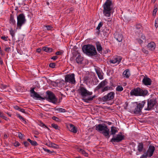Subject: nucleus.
<instances>
[{"instance_id":"obj_1","label":"nucleus","mask_w":158,"mask_h":158,"mask_svg":"<svg viewBox=\"0 0 158 158\" xmlns=\"http://www.w3.org/2000/svg\"><path fill=\"white\" fill-rule=\"evenodd\" d=\"M95 130L102 133L106 137L109 138L110 130L107 125L105 124H100L95 126Z\"/></svg>"},{"instance_id":"obj_2","label":"nucleus","mask_w":158,"mask_h":158,"mask_svg":"<svg viewBox=\"0 0 158 158\" xmlns=\"http://www.w3.org/2000/svg\"><path fill=\"white\" fill-rule=\"evenodd\" d=\"M83 52L89 56H95L97 54V52L95 47L90 44L85 45L82 48Z\"/></svg>"},{"instance_id":"obj_3","label":"nucleus","mask_w":158,"mask_h":158,"mask_svg":"<svg viewBox=\"0 0 158 158\" xmlns=\"http://www.w3.org/2000/svg\"><path fill=\"white\" fill-rule=\"evenodd\" d=\"M103 14L106 16L110 17V15L111 10L113 8L112 1L110 0H106L103 5Z\"/></svg>"},{"instance_id":"obj_4","label":"nucleus","mask_w":158,"mask_h":158,"mask_svg":"<svg viewBox=\"0 0 158 158\" xmlns=\"http://www.w3.org/2000/svg\"><path fill=\"white\" fill-rule=\"evenodd\" d=\"M148 91L147 90H143L139 87L135 88L132 89L130 92V94L132 96H144L147 95Z\"/></svg>"},{"instance_id":"obj_5","label":"nucleus","mask_w":158,"mask_h":158,"mask_svg":"<svg viewBox=\"0 0 158 158\" xmlns=\"http://www.w3.org/2000/svg\"><path fill=\"white\" fill-rule=\"evenodd\" d=\"M46 93L48 96L47 98V100L54 104H56L58 101V99L56 98L54 94L52 92L47 91Z\"/></svg>"},{"instance_id":"obj_6","label":"nucleus","mask_w":158,"mask_h":158,"mask_svg":"<svg viewBox=\"0 0 158 158\" xmlns=\"http://www.w3.org/2000/svg\"><path fill=\"white\" fill-rule=\"evenodd\" d=\"M17 26L19 28H20L25 23L26 21L25 15L23 14H19L17 16Z\"/></svg>"},{"instance_id":"obj_7","label":"nucleus","mask_w":158,"mask_h":158,"mask_svg":"<svg viewBox=\"0 0 158 158\" xmlns=\"http://www.w3.org/2000/svg\"><path fill=\"white\" fill-rule=\"evenodd\" d=\"M78 90L79 94L83 97V99L85 98V97L86 96L91 95L92 94V92L88 91L83 87L80 86Z\"/></svg>"},{"instance_id":"obj_8","label":"nucleus","mask_w":158,"mask_h":158,"mask_svg":"<svg viewBox=\"0 0 158 158\" xmlns=\"http://www.w3.org/2000/svg\"><path fill=\"white\" fill-rule=\"evenodd\" d=\"M75 81L74 74H67L65 75V83L69 82L72 84H74L75 83Z\"/></svg>"},{"instance_id":"obj_9","label":"nucleus","mask_w":158,"mask_h":158,"mask_svg":"<svg viewBox=\"0 0 158 158\" xmlns=\"http://www.w3.org/2000/svg\"><path fill=\"white\" fill-rule=\"evenodd\" d=\"M114 93L113 92H111L108 93L106 95L100 98V100L103 102H106L108 101L112 100L114 97Z\"/></svg>"},{"instance_id":"obj_10","label":"nucleus","mask_w":158,"mask_h":158,"mask_svg":"<svg viewBox=\"0 0 158 158\" xmlns=\"http://www.w3.org/2000/svg\"><path fill=\"white\" fill-rule=\"evenodd\" d=\"M145 104V102L143 101L137 104L136 107L134 109V112L135 114H140L141 112L142 108Z\"/></svg>"},{"instance_id":"obj_11","label":"nucleus","mask_w":158,"mask_h":158,"mask_svg":"<svg viewBox=\"0 0 158 158\" xmlns=\"http://www.w3.org/2000/svg\"><path fill=\"white\" fill-rule=\"evenodd\" d=\"M156 102V99L154 98L148 101L147 108L145 109V110H150L154 106Z\"/></svg>"},{"instance_id":"obj_12","label":"nucleus","mask_w":158,"mask_h":158,"mask_svg":"<svg viewBox=\"0 0 158 158\" xmlns=\"http://www.w3.org/2000/svg\"><path fill=\"white\" fill-rule=\"evenodd\" d=\"M35 88V87H31V88L30 92L31 94V96L33 98H41L42 100L45 99V98L42 97L39 94H38L34 91Z\"/></svg>"},{"instance_id":"obj_13","label":"nucleus","mask_w":158,"mask_h":158,"mask_svg":"<svg viewBox=\"0 0 158 158\" xmlns=\"http://www.w3.org/2000/svg\"><path fill=\"white\" fill-rule=\"evenodd\" d=\"M124 139V136L118 134L115 137H113L110 140V142L114 143H118Z\"/></svg>"},{"instance_id":"obj_14","label":"nucleus","mask_w":158,"mask_h":158,"mask_svg":"<svg viewBox=\"0 0 158 158\" xmlns=\"http://www.w3.org/2000/svg\"><path fill=\"white\" fill-rule=\"evenodd\" d=\"M155 150V148L153 145H150L148 147V149L145 153L148 156V157H151L154 153Z\"/></svg>"},{"instance_id":"obj_15","label":"nucleus","mask_w":158,"mask_h":158,"mask_svg":"<svg viewBox=\"0 0 158 158\" xmlns=\"http://www.w3.org/2000/svg\"><path fill=\"white\" fill-rule=\"evenodd\" d=\"M122 58L118 56H114L112 59L110 60L109 62L110 63L115 64L117 63L118 64L121 62Z\"/></svg>"},{"instance_id":"obj_16","label":"nucleus","mask_w":158,"mask_h":158,"mask_svg":"<svg viewBox=\"0 0 158 158\" xmlns=\"http://www.w3.org/2000/svg\"><path fill=\"white\" fill-rule=\"evenodd\" d=\"M114 37L119 42H121L123 38V36L121 32H116L114 34Z\"/></svg>"},{"instance_id":"obj_17","label":"nucleus","mask_w":158,"mask_h":158,"mask_svg":"<svg viewBox=\"0 0 158 158\" xmlns=\"http://www.w3.org/2000/svg\"><path fill=\"white\" fill-rule=\"evenodd\" d=\"M151 80L148 77H144L143 80V83L145 85H150L152 83Z\"/></svg>"},{"instance_id":"obj_18","label":"nucleus","mask_w":158,"mask_h":158,"mask_svg":"<svg viewBox=\"0 0 158 158\" xmlns=\"http://www.w3.org/2000/svg\"><path fill=\"white\" fill-rule=\"evenodd\" d=\"M107 82L105 81H104L101 82L96 87L95 89V90H98L101 88H102L103 87L106 85Z\"/></svg>"},{"instance_id":"obj_19","label":"nucleus","mask_w":158,"mask_h":158,"mask_svg":"<svg viewBox=\"0 0 158 158\" xmlns=\"http://www.w3.org/2000/svg\"><path fill=\"white\" fill-rule=\"evenodd\" d=\"M148 48L151 51L154 50L156 48V44L153 42H151L147 45Z\"/></svg>"},{"instance_id":"obj_20","label":"nucleus","mask_w":158,"mask_h":158,"mask_svg":"<svg viewBox=\"0 0 158 158\" xmlns=\"http://www.w3.org/2000/svg\"><path fill=\"white\" fill-rule=\"evenodd\" d=\"M67 127L71 132L74 133H77V129L73 125L70 124L67 126Z\"/></svg>"},{"instance_id":"obj_21","label":"nucleus","mask_w":158,"mask_h":158,"mask_svg":"<svg viewBox=\"0 0 158 158\" xmlns=\"http://www.w3.org/2000/svg\"><path fill=\"white\" fill-rule=\"evenodd\" d=\"M96 45L98 51L100 53H101L102 51V48L100 43L97 42L96 43Z\"/></svg>"},{"instance_id":"obj_22","label":"nucleus","mask_w":158,"mask_h":158,"mask_svg":"<svg viewBox=\"0 0 158 158\" xmlns=\"http://www.w3.org/2000/svg\"><path fill=\"white\" fill-rule=\"evenodd\" d=\"M83 60V57L80 55H79L76 59V61L77 64H81Z\"/></svg>"},{"instance_id":"obj_23","label":"nucleus","mask_w":158,"mask_h":158,"mask_svg":"<svg viewBox=\"0 0 158 158\" xmlns=\"http://www.w3.org/2000/svg\"><path fill=\"white\" fill-rule=\"evenodd\" d=\"M123 75L124 77L129 78L130 76L129 70L128 69L125 70L123 72Z\"/></svg>"},{"instance_id":"obj_24","label":"nucleus","mask_w":158,"mask_h":158,"mask_svg":"<svg viewBox=\"0 0 158 158\" xmlns=\"http://www.w3.org/2000/svg\"><path fill=\"white\" fill-rule=\"evenodd\" d=\"M143 143L142 142L139 143L137 147L138 151L140 152H142L143 151Z\"/></svg>"},{"instance_id":"obj_25","label":"nucleus","mask_w":158,"mask_h":158,"mask_svg":"<svg viewBox=\"0 0 158 158\" xmlns=\"http://www.w3.org/2000/svg\"><path fill=\"white\" fill-rule=\"evenodd\" d=\"M96 72L99 79L102 80L103 78L101 72L98 69H96Z\"/></svg>"},{"instance_id":"obj_26","label":"nucleus","mask_w":158,"mask_h":158,"mask_svg":"<svg viewBox=\"0 0 158 158\" xmlns=\"http://www.w3.org/2000/svg\"><path fill=\"white\" fill-rule=\"evenodd\" d=\"M42 49L43 51L48 52H51L52 51V48L47 47H43Z\"/></svg>"},{"instance_id":"obj_27","label":"nucleus","mask_w":158,"mask_h":158,"mask_svg":"<svg viewBox=\"0 0 158 158\" xmlns=\"http://www.w3.org/2000/svg\"><path fill=\"white\" fill-rule=\"evenodd\" d=\"M96 96L94 95L92 97H89L86 98H83L82 100L85 102H87L88 101H91L93 100L94 98H95Z\"/></svg>"},{"instance_id":"obj_28","label":"nucleus","mask_w":158,"mask_h":158,"mask_svg":"<svg viewBox=\"0 0 158 158\" xmlns=\"http://www.w3.org/2000/svg\"><path fill=\"white\" fill-rule=\"evenodd\" d=\"M118 131L116 129V128L115 127H112L111 129V134L112 135H114Z\"/></svg>"},{"instance_id":"obj_29","label":"nucleus","mask_w":158,"mask_h":158,"mask_svg":"<svg viewBox=\"0 0 158 158\" xmlns=\"http://www.w3.org/2000/svg\"><path fill=\"white\" fill-rule=\"evenodd\" d=\"M27 140L30 142L31 145L33 146H36L38 144L35 141L31 140L30 139H28Z\"/></svg>"},{"instance_id":"obj_30","label":"nucleus","mask_w":158,"mask_h":158,"mask_svg":"<svg viewBox=\"0 0 158 158\" xmlns=\"http://www.w3.org/2000/svg\"><path fill=\"white\" fill-rule=\"evenodd\" d=\"M10 23H12L13 24H15V21L14 19V16L12 15H10Z\"/></svg>"},{"instance_id":"obj_31","label":"nucleus","mask_w":158,"mask_h":158,"mask_svg":"<svg viewBox=\"0 0 158 158\" xmlns=\"http://www.w3.org/2000/svg\"><path fill=\"white\" fill-rule=\"evenodd\" d=\"M44 150L46 152H48L49 154L53 153L52 155H55L56 154V152L53 151H50V150L45 148H43Z\"/></svg>"},{"instance_id":"obj_32","label":"nucleus","mask_w":158,"mask_h":158,"mask_svg":"<svg viewBox=\"0 0 158 158\" xmlns=\"http://www.w3.org/2000/svg\"><path fill=\"white\" fill-rule=\"evenodd\" d=\"M79 152H81L85 156H88V153H86L84 150L81 149H79Z\"/></svg>"},{"instance_id":"obj_33","label":"nucleus","mask_w":158,"mask_h":158,"mask_svg":"<svg viewBox=\"0 0 158 158\" xmlns=\"http://www.w3.org/2000/svg\"><path fill=\"white\" fill-rule=\"evenodd\" d=\"M123 88L120 85H118L116 88V90L117 91H121L123 90Z\"/></svg>"},{"instance_id":"obj_34","label":"nucleus","mask_w":158,"mask_h":158,"mask_svg":"<svg viewBox=\"0 0 158 158\" xmlns=\"http://www.w3.org/2000/svg\"><path fill=\"white\" fill-rule=\"evenodd\" d=\"M110 89V87L108 86H106L102 89L101 91L102 92H103L105 91H107L109 90Z\"/></svg>"},{"instance_id":"obj_35","label":"nucleus","mask_w":158,"mask_h":158,"mask_svg":"<svg viewBox=\"0 0 158 158\" xmlns=\"http://www.w3.org/2000/svg\"><path fill=\"white\" fill-rule=\"evenodd\" d=\"M59 146L55 143H52L51 148L57 149L59 148Z\"/></svg>"},{"instance_id":"obj_36","label":"nucleus","mask_w":158,"mask_h":158,"mask_svg":"<svg viewBox=\"0 0 158 158\" xmlns=\"http://www.w3.org/2000/svg\"><path fill=\"white\" fill-rule=\"evenodd\" d=\"M57 110L60 112H65L66 111L65 109L61 108H58Z\"/></svg>"},{"instance_id":"obj_37","label":"nucleus","mask_w":158,"mask_h":158,"mask_svg":"<svg viewBox=\"0 0 158 158\" xmlns=\"http://www.w3.org/2000/svg\"><path fill=\"white\" fill-rule=\"evenodd\" d=\"M17 116L19 118V119H22L23 121L25 123H26L25 119L19 114H17Z\"/></svg>"},{"instance_id":"obj_38","label":"nucleus","mask_w":158,"mask_h":158,"mask_svg":"<svg viewBox=\"0 0 158 158\" xmlns=\"http://www.w3.org/2000/svg\"><path fill=\"white\" fill-rule=\"evenodd\" d=\"M103 23L102 22H100L98 24V27H97L96 29L97 30H99L100 28L102 26Z\"/></svg>"},{"instance_id":"obj_39","label":"nucleus","mask_w":158,"mask_h":158,"mask_svg":"<svg viewBox=\"0 0 158 158\" xmlns=\"http://www.w3.org/2000/svg\"><path fill=\"white\" fill-rule=\"evenodd\" d=\"M83 79L84 82L86 83L89 80V77L87 76H85L84 77Z\"/></svg>"},{"instance_id":"obj_40","label":"nucleus","mask_w":158,"mask_h":158,"mask_svg":"<svg viewBox=\"0 0 158 158\" xmlns=\"http://www.w3.org/2000/svg\"><path fill=\"white\" fill-rule=\"evenodd\" d=\"M52 127L56 130L58 129L59 126L56 124H52Z\"/></svg>"},{"instance_id":"obj_41","label":"nucleus","mask_w":158,"mask_h":158,"mask_svg":"<svg viewBox=\"0 0 158 158\" xmlns=\"http://www.w3.org/2000/svg\"><path fill=\"white\" fill-rule=\"evenodd\" d=\"M56 66V64L55 63H51L49 64V66L50 68H54Z\"/></svg>"},{"instance_id":"obj_42","label":"nucleus","mask_w":158,"mask_h":158,"mask_svg":"<svg viewBox=\"0 0 158 158\" xmlns=\"http://www.w3.org/2000/svg\"><path fill=\"white\" fill-rule=\"evenodd\" d=\"M148 156L146 154V153L144 152L140 157V158H147Z\"/></svg>"},{"instance_id":"obj_43","label":"nucleus","mask_w":158,"mask_h":158,"mask_svg":"<svg viewBox=\"0 0 158 158\" xmlns=\"http://www.w3.org/2000/svg\"><path fill=\"white\" fill-rule=\"evenodd\" d=\"M135 27L137 30L142 29V26L140 24H137Z\"/></svg>"},{"instance_id":"obj_44","label":"nucleus","mask_w":158,"mask_h":158,"mask_svg":"<svg viewBox=\"0 0 158 158\" xmlns=\"http://www.w3.org/2000/svg\"><path fill=\"white\" fill-rule=\"evenodd\" d=\"M155 26L156 28L158 27V18L156 19L155 20Z\"/></svg>"},{"instance_id":"obj_45","label":"nucleus","mask_w":158,"mask_h":158,"mask_svg":"<svg viewBox=\"0 0 158 158\" xmlns=\"http://www.w3.org/2000/svg\"><path fill=\"white\" fill-rule=\"evenodd\" d=\"M52 119L53 120L57 122H59L60 121V119L58 118L55 116L52 117Z\"/></svg>"},{"instance_id":"obj_46","label":"nucleus","mask_w":158,"mask_h":158,"mask_svg":"<svg viewBox=\"0 0 158 158\" xmlns=\"http://www.w3.org/2000/svg\"><path fill=\"white\" fill-rule=\"evenodd\" d=\"M107 24L109 26H110L112 24V21L111 19H110L107 20Z\"/></svg>"},{"instance_id":"obj_47","label":"nucleus","mask_w":158,"mask_h":158,"mask_svg":"<svg viewBox=\"0 0 158 158\" xmlns=\"http://www.w3.org/2000/svg\"><path fill=\"white\" fill-rule=\"evenodd\" d=\"M157 11V8H156L154 9L153 10V13H152V15L153 16H155V15L156 14Z\"/></svg>"},{"instance_id":"obj_48","label":"nucleus","mask_w":158,"mask_h":158,"mask_svg":"<svg viewBox=\"0 0 158 158\" xmlns=\"http://www.w3.org/2000/svg\"><path fill=\"white\" fill-rule=\"evenodd\" d=\"M10 35L12 37H13L15 35V32L14 31L11 29V30H10Z\"/></svg>"},{"instance_id":"obj_49","label":"nucleus","mask_w":158,"mask_h":158,"mask_svg":"<svg viewBox=\"0 0 158 158\" xmlns=\"http://www.w3.org/2000/svg\"><path fill=\"white\" fill-rule=\"evenodd\" d=\"M142 52L146 54H147L148 53V50H146L143 48H142Z\"/></svg>"},{"instance_id":"obj_50","label":"nucleus","mask_w":158,"mask_h":158,"mask_svg":"<svg viewBox=\"0 0 158 158\" xmlns=\"http://www.w3.org/2000/svg\"><path fill=\"white\" fill-rule=\"evenodd\" d=\"M40 125L42 127L45 126V127L48 129V128L41 121L40 122Z\"/></svg>"},{"instance_id":"obj_51","label":"nucleus","mask_w":158,"mask_h":158,"mask_svg":"<svg viewBox=\"0 0 158 158\" xmlns=\"http://www.w3.org/2000/svg\"><path fill=\"white\" fill-rule=\"evenodd\" d=\"M23 144L26 147H27L28 146L30 145L29 143H28L26 141L24 142H23Z\"/></svg>"},{"instance_id":"obj_52","label":"nucleus","mask_w":158,"mask_h":158,"mask_svg":"<svg viewBox=\"0 0 158 158\" xmlns=\"http://www.w3.org/2000/svg\"><path fill=\"white\" fill-rule=\"evenodd\" d=\"M46 27L47 28L48 30H50L51 29L52 27L49 25H47L46 26Z\"/></svg>"},{"instance_id":"obj_53","label":"nucleus","mask_w":158,"mask_h":158,"mask_svg":"<svg viewBox=\"0 0 158 158\" xmlns=\"http://www.w3.org/2000/svg\"><path fill=\"white\" fill-rule=\"evenodd\" d=\"M1 38L6 41H7V37H6L5 36H2Z\"/></svg>"},{"instance_id":"obj_54","label":"nucleus","mask_w":158,"mask_h":158,"mask_svg":"<svg viewBox=\"0 0 158 158\" xmlns=\"http://www.w3.org/2000/svg\"><path fill=\"white\" fill-rule=\"evenodd\" d=\"M18 136L20 139H22L23 137V135L21 133H19Z\"/></svg>"},{"instance_id":"obj_55","label":"nucleus","mask_w":158,"mask_h":158,"mask_svg":"<svg viewBox=\"0 0 158 158\" xmlns=\"http://www.w3.org/2000/svg\"><path fill=\"white\" fill-rule=\"evenodd\" d=\"M10 47H6L5 49V51L7 52H9V50H10Z\"/></svg>"},{"instance_id":"obj_56","label":"nucleus","mask_w":158,"mask_h":158,"mask_svg":"<svg viewBox=\"0 0 158 158\" xmlns=\"http://www.w3.org/2000/svg\"><path fill=\"white\" fill-rule=\"evenodd\" d=\"M58 58V57L57 56H55L51 57V59L54 60H56Z\"/></svg>"},{"instance_id":"obj_57","label":"nucleus","mask_w":158,"mask_h":158,"mask_svg":"<svg viewBox=\"0 0 158 158\" xmlns=\"http://www.w3.org/2000/svg\"><path fill=\"white\" fill-rule=\"evenodd\" d=\"M15 108L16 110H18L19 111L20 110L21 108L20 107L18 106H15Z\"/></svg>"},{"instance_id":"obj_58","label":"nucleus","mask_w":158,"mask_h":158,"mask_svg":"<svg viewBox=\"0 0 158 158\" xmlns=\"http://www.w3.org/2000/svg\"><path fill=\"white\" fill-rule=\"evenodd\" d=\"M0 117L2 118H4L5 117V116L3 114L2 112L1 111H0Z\"/></svg>"},{"instance_id":"obj_59","label":"nucleus","mask_w":158,"mask_h":158,"mask_svg":"<svg viewBox=\"0 0 158 158\" xmlns=\"http://www.w3.org/2000/svg\"><path fill=\"white\" fill-rule=\"evenodd\" d=\"M137 40L138 43L139 44H141L143 43V41L141 39H137Z\"/></svg>"},{"instance_id":"obj_60","label":"nucleus","mask_w":158,"mask_h":158,"mask_svg":"<svg viewBox=\"0 0 158 158\" xmlns=\"http://www.w3.org/2000/svg\"><path fill=\"white\" fill-rule=\"evenodd\" d=\"M62 53V52H61L58 51L55 54L56 55H61Z\"/></svg>"},{"instance_id":"obj_61","label":"nucleus","mask_w":158,"mask_h":158,"mask_svg":"<svg viewBox=\"0 0 158 158\" xmlns=\"http://www.w3.org/2000/svg\"><path fill=\"white\" fill-rule=\"evenodd\" d=\"M19 143L18 142H15V143H14V146H19Z\"/></svg>"},{"instance_id":"obj_62","label":"nucleus","mask_w":158,"mask_h":158,"mask_svg":"<svg viewBox=\"0 0 158 158\" xmlns=\"http://www.w3.org/2000/svg\"><path fill=\"white\" fill-rule=\"evenodd\" d=\"M20 111L21 112H23V113H25V110L24 109H23L21 108Z\"/></svg>"},{"instance_id":"obj_63","label":"nucleus","mask_w":158,"mask_h":158,"mask_svg":"<svg viewBox=\"0 0 158 158\" xmlns=\"http://www.w3.org/2000/svg\"><path fill=\"white\" fill-rule=\"evenodd\" d=\"M8 136L6 134H5L4 135L3 138L4 139H6L7 138Z\"/></svg>"},{"instance_id":"obj_64","label":"nucleus","mask_w":158,"mask_h":158,"mask_svg":"<svg viewBox=\"0 0 158 158\" xmlns=\"http://www.w3.org/2000/svg\"><path fill=\"white\" fill-rule=\"evenodd\" d=\"M52 143V142H49L48 143V146L49 147H51Z\"/></svg>"}]
</instances>
